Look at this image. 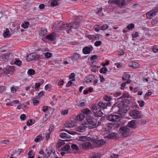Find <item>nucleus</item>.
<instances>
[{
  "mask_svg": "<svg viewBox=\"0 0 158 158\" xmlns=\"http://www.w3.org/2000/svg\"><path fill=\"white\" fill-rule=\"evenodd\" d=\"M20 118L22 120H24L26 118V116L25 114H22L20 116Z\"/></svg>",
  "mask_w": 158,
  "mask_h": 158,
  "instance_id": "6e6d98bb",
  "label": "nucleus"
},
{
  "mask_svg": "<svg viewBox=\"0 0 158 158\" xmlns=\"http://www.w3.org/2000/svg\"><path fill=\"white\" fill-rule=\"evenodd\" d=\"M131 77L130 75L129 74H124L123 76L122 79L124 80H127Z\"/></svg>",
  "mask_w": 158,
  "mask_h": 158,
  "instance_id": "c756f323",
  "label": "nucleus"
},
{
  "mask_svg": "<svg viewBox=\"0 0 158 158\" xmlns=\"http://www.w3.org/2000/svg\"><path fill=\"white\" fill-rule=\"evenodd\" d=\"M82 112L83 114H85L86 115H88V114H90L91 111L88 108H86L83 110Z\"/></svg>",
  "mask_w": 158,
  "mask_h": 158,
  "instance_id": "72a5a7b5",
  "label": "nucleus"
},
{
  "mask_svg": "<svg viewBox=\"0 0 158 158\" xmlns=\"http://www.w3.org/2000/svg\"><path fill=\"white\" fill-rule=\"evenodd\" d=\"M106 118L110 121L114 122L119 121L120 118V117L118 115L111 114L107 116Z\"/></svg>",
  "mask_w": 158,
  "mask_h": 158,
  "instance_id": "0eeeda50",
  "label": "nucleus"
},
{
  "mask_svg": "<svg viewBox=\"0 0 158 158\" xmlns=\"http://www.w3.org/2000/svg\"><path fill=\"white\" fill-rule=\"evenodd\" d=\"M102 112L100 110L93 112V115L96 117H101L103 114Z\"/></svg>",
  "mask_w": 158,
  "mask_h": 158,
  "instance_id": "4be33fe9",
  "label": "nucleus"
},
{
  "mask_svg": "<svg viewBox=\"0 0 158 158\" xmlns=\"http://www.w3.org/2000/svg\"><path fill=\"white\" fill-rule=\"evenodd\" d=\"M93 49L92 46H87L83 49L82 51L84 54H88L93 51Z\"/></svg>",
  "mask_w": 158,
  "mask_h": 158,
  "instance_id": "f8f14e48",
  "label": "nucleus"
},
{
  "mask_svg": "<svg viewBox=\"0 0 158 158\" xmlns=\"http://www.w3.org/2000/svg\"><path fill=\"white\" fill-rule=\"evenodd\" d=\"M117 3L116 4L119 7H122L123 6L126 2L125 0H116Z\"/></svg>",
  "mask_w": 158,
  "mask_h": 158,
  "instance_id": "412c9836",
  "label": "nucleus"
},
{
  "mask_svg": "<svg viewBox=\"0 0 158 158\" xmlns=\"http://www.w3.org/2000/svg\"><path fill=\"white\" fill-rule=\"evenodd\" d=\"M86 36L87 38H88L90 40L92 41L94 40V35H86Z\"/></svg>",
  "mask_w": 158,
  "mask_h": 158,
  "instance_id": "ea45409f",
  "label": "nucleus"
},
{
  "mask_svg": "<svg viewBox=\"0 0 158 158\" xmlns=\"http://www.w3.org/2000/svg\"><path fill=\"white\" fill-rule=\"evenodd\" d=\"M105 143L103 140H98L95 141L93 143V145L95 147H101L104 145Z\"/></svg>",
  "mask_w": 158,
  "mask_h": 158,
  "instance_id": "9d476101",
  "label": "nucleus"
},
{
  "mask_svg": "<svg viewBox=\"0 0 158 158\" xmlns=\"http://www.w3.org/2000/svg\"><path fill=\"white\" fill-rule=\"evenodd\" d=\"M70 149V145L69 144H66L64 147H62V150L68 151Z\"/></svg>",
  "mask_w": 158,
  "mask_h": 158,
  "instance_id": "cd10ccee",
  "label": "nucleus"
},
{
  "mask_svg": "<svg viewBox=\"0 0 158 158\" xmlns=\"http://www.w3.org/2000/svg\"><path fill=\"white\" fill-rule=\"evenodd\" d=\"M72 60L73 61H77L78 60H81L82 58L80 55L78 53H75L71 57Z\"/></svg>",
  "mask_w": 158,
  "mask_h": 158,
  "instance_id": "9b49d317",
  "label": "nucleus"
},
{
  "mask_svg": "<svg viewBox=\"0 0 158 158\" xmlns=\"http://www.w3.org/2000/svg\"><path fill=\"white\" fill-rule=\"evenodd\" d=\"M79 26V23L78 22H76L71 24H63L60 27L61 30L66 29L68 33H70V31L71 29V28H77Z\"/></svg>",
  "mask_w": 158,
  "mask_h": 158,
  "instance_id": "7ed1b4c3",
  "label": "nucleus"
},
{
  "mask_svg": "<svg viewBox=\"0 0 158 158\" xmlns=\"http://www.w3.org/2000/svg\"><path fill=\"white\" fill-rule=\"evenodd\" d=\"M129 66L135 69L139 67V64L136 62L132 61L129 64Z\"/></svg>",
  "mask_w": 158,
  "mask_h": 158,
  "instance_id": "dca6fc26",
  "label": "nucleus"
},
{
  "mask_svg": "<svg viewBox=\"0 0 158 158\" xmlns=\"http://www.w3.org/2000/svg\"><path fill=\"white\" fill-rule=\"evenodd\" d=\"M108 27V26L106 24H104L100 27L101 30H105L107 29Z\"/></svg>",
  "mask_w": 158,
  "mask_h": 158,
  "instance_id": "09e8293b",
  "label": "nucleus"
},
{
  "mask_svg": "<svg viewBox=\"0 0 158 158\" xmlns=\"http://www.w3.org/2000/svg\"><path fill=\"white\" fill-rule=\"evenodd\" d=\"M119 131L122 136L123 137L128 136L130 133V129L125 126H121L119 128Z\"/></svg>",
  "mask_w": 158,
  "mask_h": 158,
  "instance_id": "20e7f679",
  "label": "nucleus"
},
{
  "mask_svg": "<svg viewBox=\"0 0 158 158\" xmlns=\"http://www.w3.org/2000/svg\"><path fill=\"white\" fill-rule=\"evenodd\" d=\"M35 71L33 69H29L27 71V73L30 75H33L35 73Z\"/></svg>",
  "mask_w": 158,
  "mask_h": 158,
  "instance_id": "e433bc0d",
  "label": "nucleus"
},
{
  "mask_svg": "<svg viewBox=\"0 0 158 158\" xmlns=\"http://www.w3.org/2000/svg\"><path fill=\"white\" fill-rule=\"evenodd\" d=\"M43 58V56L42 55L32 53L30 54L27 56L26 59L28 61H30L33 60L42 59Z\"/></svg>",
  "mask_w": 158,
  "mask_h": 158,
  "instance_id": "39448f33",
  "label": "nucleus"
},
{
  "mask_svg": "<svg viewBox=\"0 0 158 158\" xmlns=\"http://www.w3.org/2000/svg\"><path fill=\"white\" fill-rule=\"evenodd\" d=\"M14 64L17 65H19L22 64V61L19 60H17L14 61Z\"/></svg>",
  "mask_w": 158,
  "mask_h": 158,
  "instance_id": "603ef678",
  "label": "nucleus"
},
{
  "mask_svg": "<svg viewBox=\"0 0 158 158\" xmlns=\"http://www.w3.org/2000/svg\"><path fill=\"white\" fill-rule=\"evenodd\" d=\"M130 102L129 99H122V101L118 103L116 102L112 106V109H114L117 105L118 108L117 113L120 115H122L126 113L130 109L129 106Z\"/></svg>",
  "mask_w": 158,
  "mask_h": 158,
  "instance_id": "f257e3e1",
  "label": "nucleus"
},
{
  "mask_svg": "<svg viewBox=\"0 0 158 158\" xmlns=\"http://www.w3.org/2000/svg\"><path fill=\"white\" fill-rule=\"evenodd\" d=\"M95 78V76L93 75H90L86 77L83 80V82L84 83L89 84L92 82L93 80Z\"/></svg>",
  "mask_w": 158,
  "mask_h": 158,
  "instance_id": "1a4fd4ad",
  "label": "nucleus"
},
{
  "mask_svg": "<svg viewBox=\"0 0 158 158\" xmlns=\"http://www.w3.org/2000/svg\"><path fill=\"white\" fill-rule=\"evenodd\" d=\"M89 138H87L86 136H81L79 137L78 140L79 141H85L86 140H89Z\"/></svg>",
  "mask_w": 158,
  "mask_h": 158,
  "instance_id": "393cba45",
  "label": "nucleus"
},
{
  "mask_svg": "<svg viewBox=\"0 0 158 158\" xmlns=\"http://www.w3.org/2000/svg\"><path fill=\"white\" fill-rule=\"evenodd\" d=\"M158 20L156 19H153L151 22L152 25H155L158 23Z\"/></svg>",
  "mask_w": 158,
  "mask_h": 158,
  "instance_id": "69168bd1",
  "label": "nucleus"
},
{
  "mask_svg": "<svg viewBox=\"0 0 158 158\" xmlns=\"http://www.w3.org/2000/svg\"><path fill=\"white\" fill-rule=\"evenodd\" d=\"M42 139L41 136L40 135L37 136L36 138L34 139L35 142H38L39 141L41 140Z\"/></svg>",
  "mask_w": 158,
  "mask_h": 158,
  "instance_id": "37998d69",
  "label": "nucleus"
},
{
  "mask_svg": "<svg viewBox=\"0 0 158 158\" xmlns=\"http://www.w3.org/2000/svg\"><path fill=\"white\" fill-rule=\"evenodd\" d=\"M85 117V114L82 113L77 115L76 118V120L81 121L84 119Z\"/></svg>",
  "mask_w": 158,
  "mask_h": 158,
  "instance_id": "b1692460",
  "label": "nucleus"
},
{
  "mask_svg": "<svg viewBox=\"0 0 158 158\" xmlns=\"http://www.w3.org/2000/svg\"><path fill=\"white\" fill-rule=\"evenodd\" d=\"M29 24L28 22H25L22 24L21 27L24 29H27L29 27Z\"/></svg>",
  "mask_w": 158,
  "mask_h": 158,
  "instance_id": "bb28decb",
  "label": "nucleus"
},
{
  "mask_svg": "<svg viewBox=\"0 0 158 158\" xmlns=\"http://www.w3.org/2000/svg\"><path fill=\"white\" fill-rule=\"evenodd\" d=\"M102 44V42L100 41H96L94 43V45L96 47L99 46Z\"/></svg>",
  "mask_w": 158,
  "mask_h": 158,
  "instance_id": "de8ad7c7",
  "label": "nucleus"
},
{
  "mask_svg": "<svg viewBox=\"0 0 158 158\" xmlns=\"http://www.w3.org/2000/svg\"><path fill=\"white\" fill-rule=\"evenodd\" d=\"M114 65L118 68H121L123 67V64L120 62L115 63Z\"/></svg>",
  "mask_w": 158,
  "mask_h": 158,
  "instance_id": "a19ab883",
  "label": "nucleus"
},
{
  "mask_svg": "<svg viewBox=\"0 0 158 158\" xmlns=\"http://www.w3.org/2000/svg\"><path fill=\"white\" fill-rule=\"evenodd\" d=\"M156 12L155 10H151L147 13V17L148 19H151L156 15Z\"/></svg>",
  "mask_w": 158,
  "mask_h": 158,
  "instance_id": "ddd939ff",
  "label": "nucleus"
},
{
  "mask_svg": "<svg viewBox=\"0 0 158 158\" xmlns=\"http://www.w3.org/2000/svg\"><path fill=\"white\" fill-rule=\"evenodd\" d=\"M47 32V31L46 29L43 28L39 30V34L40 35L43 36L46 34Z\"/></svg>",
  "mask_w": 158,
  "mask_h": 158,
  "instance_id": "5701e85b",
  "label": "nucleus"
},
{
  "mask_svg": "<svg viewBox=\"0 0 158 158\" xmlns=\"http://www.w3.org/2000/svg\"><path fill=\"white\" fill-rule=\"evenodd\" d=\"M129 95L128 93L124 94L122 96L120 97V98H129Z\"/></svg>",
  "mask_w": 158,
  "mask_h": 158,
  "instance_id": "3c124183",
  "label": "nucleus"
},
{
  "mask_svg": "<svg viewBox=\"0 0 158 158\" xmlns=\"http://www.w3.org/2000/svg\"><path fill=\"white\" fill-rule=\"evenodd\" d=\"M71 148L75 150L76 151H78L79 150V148L78 146L75 144H73L71 146Z\"/></svg>",
  "mask_w": 158,
  "mask_h": 158,
  "instance_id": "79ce46f5",
  "label": "nucleus"
},
{
  "mask_svg": "<svg viewBox=\"0 0 158 158\" xmlns=\"http://www.w3.org/2000/svg\"><path fill=\"white\" fill-rule=\"evenodd\" d=\"M15 71V69L13 66H9L8 68H4L5 74L9 75L8 76L12 75Z\"/></svg>",
  "mask_w": 158,
  "mask_h": 158,
  "instance_id": "6e6552de",
  "label": "nucleus"
},
{
  "mask_svg": "<svg viewBox=\"0 0 158 158\" xmlns=\"http://www.w3.org/2000/svg\"><path fill=\"white\" fill-rule=\"evenodd\" d=\"M137 102L139 104V106L140 107H142L143 106L144 102L143 101L141 100V99H140V100H138Z\"/></svg>",
  "mask_w": 158,
  "mask_h": 158,
  "instance_id": "c03bdc74",
  "label": "nucleus"
},
{
  "mask_svg": "<svg viewBox=\"0 0 158 158\" xmlns=\"http://www.w3.org/2000/svg\"><path fill=\"white\" fill-rule=\"evenodd\" d=\"M102 37V35L99 34H95L94 35V40H99Z\"/></svg>",
  "mask_w": 158,
  "mask_h": 158,
  "instance_id": "2f4dec72",
  "label": "nucleus"
},
{
  "mask_svg": "<svg viewBox=\"0 0 158 158\" xmlns=\"http://www.w3.org/2000/svg\"><path fill=\"white\" fill-rule=\"evenodd\" d=\"M146 122V121L145 119L141 120L139 121L138 123L140 124H144Z\"/></svg>",
  "mask_w": 158,
  "mask_h": 158,
  "instance_id": "0e129e2a",
  "label": "nucleus"
},
{
  "mask_svg": "<svg viewBox=\"0 0 158 158\" xmlns=\"http://www.w3.org/2000/svg\"><path fill=\"white\" fill-rule=\"evenodd\" d=\"M48 3L50 4L52 6H55L59 5V0H50L49 1Z\"/></svg>",
  "mask_w": 158,
  "mask_h": 158,
  "instance_id": "f3484780",
  "label": "nucleus"
},
{
  "mask_svg": "<svg viewBox=\"0 0 158 158\" xmlns=\"http://www.w3.org/2000/svg\"><path fill=\"white\" fill-rule=\"evenodd\" d=\"M92 145L89 142H84L80 144V146L84 149H87L89 147H90Z\"/></svg>",
  "mask_w": 158,
  "mask_h": 158,
  "instance_id": "4468645a",
  "label": "nucleus"
},
{
  "mask_svg": "<svg viewBox=\"0 0 158 158\" xmlns=\"http://www.w3.org/2000/svg\"><path fill=\"white\" fill-rule=\"evenodd\" d=\"M55 34L54 33H52L50 35H47L46 37L48 40L53 41L55 40Z\"/></svg>",
  "mask_w": 158,
  "mask_h": 158,
  "instance_id": "a211bd4d",
  "label": "nucleus"
},
{
  "mask_svg": "<svg viewBox=\"0 0 158 158\" xmlns=\"http://www.w3.org/2000/svg\"><path fill=\"white\" fill-rule=\"evenodd\" d=\"M43 55H44L46 58H50L52 56V54L49 52H46L45 53H44L42 55L44 57Z\"/></svg>",
  "mask_w": 158,
  "mask_h": 158,
  "instance_id": "7c9ffc66",
  "label": "nucleus"
},
{
  "mask_svg": "<svg viewBox=\"0 0 158 158\" xmlns=\"http://www.w3.org/2000/svg\"><path fill=\"white\" fill-rule=\"evenodd\" d=\"M101 156V154L100 153H97L92 158H100Z\"/></svg>",
  "mask_w": 158,
  "mask_h": 158,
  "instance_id": "5fc2aeb1",
  "label": "nucleus"
},
{
  "mask_svg": "<svg viewBox=\"0 0 158 158\" xmlns=\"http://www.w3.org/2000/svg\"><path fill=\"white\" fill-rule=\"evenodd\" d=\"M102 103H101L100 102L98 103V104L97 105L98 107L99 110H101V109H102Z\"/></svg>",
  "mask_w": 158,
  "mask_h": 158,
  "instance_id": "680f3d73",
  "label": "nucleus"
},
{
  "mask_svg": "<svg viewBox=\"0 0 158 158\" xmlns=\"http://www.w3.org/2000/svg\"><path fill=\"white\" fill-rule=\"evenodd\" d=\"M86 121L89 125L88 126L89 129L96 127L101 123L100 122H98V123L97 124L94 118L90 115L86 117Z\"/></svg>",
  "mask_w": 158,
  "mask_h": 158,
  "instance_id": "f03ea898",
  "label": "nucleus"
},
{
  "mask_svg": "<svg viewBox=\"0 0 158 158\" xmlns=\"http://www.w3.org/2000/svg\"><path fill=\"white\" fill-rule=\"evenodd\" d=\"M86 127L87 126L84 125L83 124H82L80 126L77 127V130L79 132H83L85 131Z\"/></svg>",
  "mask_w": 158,
  "mask_h": 158,
  "instance_id": "6ab92c4d",
  "label": "nucleus"
},
{
  "mask_svg": "<svg viewBox=\"0 0 158 158\" xmlns=\"http://www.w3.org/2000/svg\"><path fill=\"white\" fill-rule=\"evenodd\" d=\"M93 85L94 86H95L98 83V80L96 77L95 76V78L93 80Z\"/></svg>",
  "mask_w": 158,
  "mask_h": 158,
  "instance_id": "49530a36",
  "label": "nucleus"
},
{
  "mask_svg": "<svg viewBox=\"0 0 158 158\" xmlns=\"http://www.w3.org/2000/svg\"><path fill=\"white\" fill-rule=\"evenodd\" d=\"M91 110L93 112H94V111L97 110L98 109L97 105L96 104H92L90 107Z\"/></svg>",
  "mask_w": 158,
  "mask_h": 158,
  "instance_id": "c85d7f7f",
  "label": "nucleus"
},
{
  "mask_svg": "<svg viewBox=\"0 0 158 158\" xmlns=\"http://www.w3.org/2000/svg\"><path fill=\"white\" fill-rule=\"evenodd\" d=\"M105 100H106V105H107V106H110L111 105V102H110V101L111 99H108V100H107V99H105Z\"/></svg>",
  "mask_w": 158,
  "mask_h": 158,
  "instance_id": "bf43d9fd",
  "label": "nucleus"
},
{
  "mask_svg": "<svg viewBox=\"0 0 158 158\" xmlns=\"http://www.w3.org/2000/svg\"><path fill=\"white\" fill-rule=\"evenodd\" d=\"M60 137L62 138H69L70 136L65 133H61L60 134Z\"/></svg>",
  "mask_w": 158,
  "mask_h": 158,
  "instance_id": "a878e982",
  "label": "nucleus"
},
{
  "mask_svg": "<svg viewBox=\"0 0 158 158\" xmlns=\"http://www.w3.org/2000/svg\"><path fill=\"white\" fill-rule=\"evenodd\" d=\"M10 56H11V54L8 53L6 55H4V56L5 59H6V60H8L9 59Z\"/></svg>",
  "mask_w": 158,
  "mask_h": 158,
  "instance_id": "338daca9",
  "label": "nucleus"
},
{
  "mask_svg": "<svg viewBox=\"0 0 158 158\" xmlns=\"http://www.w3.org/2000/svg\"><path fill=\"white\" fill-rule=\"evenodd\" d=\"M11 34L8 28H6L4 31L3 33V36L5 38H8L10 36Z\"/></svg>",
  "mask_w": 158,
  "mask_h": 158,
  "instance_id": "aec40b11",
  "label": "nucleus"
},
{
  "mask_svg": "<svg viewBox=\"0 0 158 158\" xmlns=\"http://www.w3.org/2000/svg\"><path fill=\"white\" fill-rule=\"evenodd\" d=\"M152 94L151 92H148L146 93L144 96L145 98H147L148 97L151 95Z\"/></svg>",
  "mask_w": 158,
  "mask_h": 158,
  "instance_id": "774afa93",
  "label": "nucleus"
},
{
  "mask_svg": "<svg viewBox=\"0 0 158 158\" xmlns=\"http://www.w3.org/2000/svg\"><path fill=\"white\" fill-rule=\"evenodd\" d=\"M94 28L95 31L97 32H98L101 30L100 27H99L98 25H96L94 26Z\"/></svg>",
  "mask_w": 158,
  "mask_h": 158,
  "instance_id": "864d4df0",
  "label": "nucleus"
},
{
  "mask_svg": "<svg viewBox=\"0 0 158 158\" xmlns=\"http://www.w3.org/2000/svg\"><path fill=\"white\" fill-rule=\"evenodd\" d=\"M49 107L48 106H44L43 107V109H42V110L44 112H45L47 111L48 110H49ZM49 108H50V107H49Z\"/></svg>",
  "mask_w": 158,
  "mask_h": 158,
  "instance_id": "e2e57ef3",
  "label": "nucleus"
},
{
  "mask_svg": "<svg viewBox=\"0 0 158 158\" xmlns=\"http://www.w3.org/2000/svg\"><path fill=\"white\" fill-rule=\"evenodd\" d=\"M116 136V135L115 133H112L109 135L108 136V138H110L111 139L114 138V137H115Z\"/></svg>",
  "mask_w": 158,
  "mask_h": 158,
  "instance_id": "052dcab7",
  "label": "nucleus"
},
{
  "mask_svg": "<svg viewBox=\"0 0 158 158\" xmlns=\"http://www.w3.org/2000/svg\"><path fill=\"white\" fill-rule=\"evenodd\" d=\"M99 71L101 73H106L107 71V69L106 67H104L101 69Z\"/></svg>",
  "mask_w": 158,
  "mask_h": 158,
  "instance_id": "c9c22d12",
  "label": "nucleus"
},
{
  "mask_svg": "<svg viewBox=\"0 0 158 158\" xmlns=\"http://www.w3.org/2000/svg\"><path fill=\"white\" fill-rule=\"evenodd\" d=\"M52 85L51 84H47L45 86V89L46 90L49 91L52 89Z\"/></svg>",
  "mask_w": 158,
  "mask_h": 158,
  "instance_id": "473e14b6",
  "label": "nucleus"
},
{
  "mask_svg": "<svg viewBox=\"0 0 158 158\" xmlns=\"http://www.w3.org/2000/svg\"><path fill=\"white\" fill-rule=\"evenodd\" d=\"M129 114L134 119H139L141 117L140 112L135 110L133 109L130 110Z\"/></svg>",
  "mask_w": 158,
  "mask_h": 158,
  "instance_id": "423d86ee",
  "label": "nucleus"
},
{
  "mask_svg": "<svg viewBox=\"0 0 158 158\" xmlns=\"http://www.w3.org/2000/svg\"><path fill=\"white\" fill-rule=\"evenodd\" d=\"M126 85V82H123L122 83L121 85V89L122 90L124 89L125 88Z\"/></svg>",
  "mask_w": 158,
  "mask_h": 158,
  "instance_id": "13d9d810",
  "label": "nucleus"
},
{
  "mask_svg": "<svg viewBox=\"0 0 158 158\" xmlns=\"http://www.w3.org/2000/svg\"><path fill=\"white\" fill-rule=\"evenodd\" d=\"M54 126L52 125H50V126L49 129V132L50 133H51L52 131H53V130L54 129Z\"/></svg>",
  "mask_w": 158,
  "mask_h": 158,
  "instance_id": "4d7b16f0",
  "label": "nucleus"
},
{
  "mask_svg": "<svg viewBox=\"0 0 158 158\" xmlns=\"http://www.w3.org/2000/svg\"><path fill=\"white\" fill-rule=\"evenodd\" d=\"M129 30H132L135 27V25L131 23L127 26Z\"/></svg>",
  "mask_w": 158,
  "mask_h": 158,
  "instance_id": "a18cd8bd",
  "label": "nucleus"
},
{
  "mask_svg": "<svg viewBox=\"0 0 158 158\" xmlns=\"http://www.w3.org/2000/svg\"><path fill=\"white\" fill-rule=\"evenodd\" d=\"M65 144L64 141L61 140L60 141L58 142L56 145V146L57 148H60L62 145H64Z\"/></svg>",
  "mask_w": 158,
  "mask_h": 158,
  "instance_id": "f704fd0d",
  "label": "nucleus"
},
{
  "mask_svg": "<svg viewBox=\"0 0 158 158\" xmlns=\"http://www.w3.org/2000/svg\"><path fill=\"white\" fill-rule=\"evenodd\" d=\"M136 122L135 120H132L128 122L127 126L128 127L135 128L136 127Z\"/></svg>",
  "mask_w": 158,
  "mask_h": 158,
  "instance_id": "2eb2a0df",
  "label": "nucleus"
},
{
  "mask_svg": "<svg viewBox=\"0 0 158 158\" xmlns=\"http://www.w3.org/2000/svg\"><path fill=\"white\" fill-rule=\"evenodd\" d=\"M75 74L74 73H72L69 76V78L71 81H74L75 80Z\"/></svg>",
  "mask_w": 158,
  "mask_h": 158,
  "instance_id": "4c0bfd02",
  "label": "nucleus"
},
{
  "mask_svg": "<svg viewBox=\"0 0 158 158\" xmlns=\"http://www.w3.org/2000/svg\"><path fill=\"white\" fill-rule=\"evenodd\" d=\"M43 84V83H42L41 84H40V83L39 82H38V83H35V89H38L40 85H42Z\"/></svg>",
  "mask_w": 158,
  "mask_h": 158,
  "instance_id": "8fccbe9b",
  "label": "nucleus"
},
{
  "mask_svg": "<svg viewBox=\"0 0 158 158\" xmlns=\"http://www.w3.org/2000/svg\"><path fill=\"white\" fill-rule=\"evenodd\" d=\"M17 87H15L14 86H12L10 88V90L12 93H14L16 92Z\"/></svg>",
  "mask_w": 158,
  "mask_h": 158,
  "instance_id": "58836bf2",
  "label": "nucleus"
}]
</instances>
